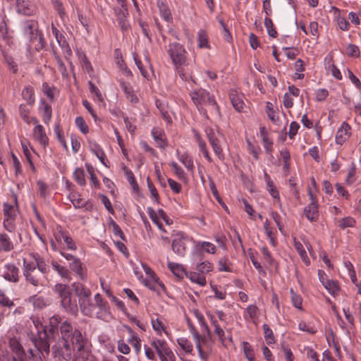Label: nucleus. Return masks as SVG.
<instances>
[{
  "instance_id": "nucleus-1",
  "label": "nucleus",
  "mask_w": 361,
  "mask_h": 361,
  "mask_svg": "<svg viewBox=\"0 0 361 361\" xmlns=\"http://www.w3.org/2000/svg\"><path fill=\"white\" fill-rule=\"evenodd\" d=\"M59 330L63 347L69 352L68 357L71 356V347H73L72 361H97L95 359H88L90 352L86 346L87 341L79 329H73L70 322L64 321L61 324Z\"/></svg>"
},
{
  "instance_id": "nucleus-2",
  "label": "nucleus",
  "mask_w": 361,
  "mask_h": 361,
  "mask_svg": "<svg viewBox=\"0 0 361 361\" xmlns=\"http://www.w3.org/2000/svg\"><path fill=\"white\" fill-rule=\"evenodd\" d=\"M192 101L198 111L206 118L207 113L219 115V109L213 95L204 89L192 91L190 94Z\"/></svg>"
},
{
  "instance_id": "nucleus-3",
  "label": "nucleus",
  "mask_w": 361,
  "mask_h": 361,
  "mask_svg": "<svg viewBox=\"0 0 361 361\" xmlns=\"http://www.w3.org/2000/svg\"><path fill=\"white\" fill-rule=\"evenodd\" d=\"M71 287L78 299V304L82 313L85 316L91 317L94 310V304L92 302L90 289L80 282L72 283Z\"/></svg>"
},
{
  "instance_id": "nucleus-4",
  "label": "nucleus",
  "mask_w": 361,
  "mask_h": 361,
  "mask_svg": "<svg viewBox=\"0 0 361 361\" xmlns=\"http://www.w3.org/2000/svg\"><path fill=\"white\" fill-rule=\"evenodd\" d=\"M54 291L57 293L60 300L61 307L66 312L76 315L78 307L76 300L73 298L69 286L63 283H56Z\"/></svg>"
},
{
  "instance_id": "nucleus-5",
  "label": "nucleus",
  "mask_w": 361,
  "mask_h": 361,
  "mask_svg": "<svg viewBox=\"0 0 361 361\" xmlns=\"http://www.w3.org/2000/svg\"><path fill=\"white\" fill-rule=\"evenodd\" d=\"M57 336H59V328L46 326L39 333V337L33 339L35 346L43 357H44V353L46 355L49 353L50 343L51 341L56 340Z\"/></svg>"
},
{
  "instance_id": "nucleus-6",
  "label": "nucleus",
  "mask_w": 361,
  "mask_h": 361,
  "mask_svg": "<svg viewBox=\"0 0 361 361\" xmlns=\"http://www.w3.org/2000/svg\"><path fill=\"white\" fill-rule=\"evenodd\" d=\"M22 27L23 35L30 42L37 41V44L35 45V49L37 51H39L45 47L46 41L42 32L39 31L37 22L33 20H25L23 23Z\"/></svg>"
},
{
  "instance_id": "nucleus-7",
  "label": "nucleus",
  "mask_w": 361,
  "mask_h": 361,
  "mask_svg": "<svg viewBox=\"0 0 361 361\" xmlns=\"http://www.w3.org/2000/svg\"><path fill=\"white\" fill-rule=\"evenodd\" d=\"M23 274L25 281L33 286H44V276L35 268L32 262H27L25 259H23Z\"/></svg>"
},
{
  "instance_id": "nucleus-8",
  "label": "nucleus",
  "mask_w": 361,
  "mask_h": 361,
  "mask_svg": "<svg viewBox=\"0 0 361 361\" xmlns=\"http://www.w3.org/2000/svg\"><path fill=\"white\" fill-rule=\"evenodd\" d=\"M151 345L156 350L161 361H175L176 356L164 340L154 339Z\"/></svg>"
},
{
  "instance_id": "nucleus-9",
  "label": "nucleus",
  "mask_w": 361,
  "mask_h": 361,
  "mask_svg": "<svg viewBox=\"0 0 361 361\" xmlns=\"http://www.w3.org/2000/svg\"><path fill=\"white\" fill-rule=\"evenodd\" d=\"M167 52L173 63L177 67H180L185 64L186 60V51L183 45L177 42L171 43L169 45Z\"/></svg>"
},
{
  "instance_id": "nucleus-10",
  "label": "nucleus",
  "mask_w": 361,
  "mask_h": 361,
  "mask_svg": "<svg viewBox=\"0 0 361 361\" xmlns=\"http://www.w3.org/2000/svg\"><path fill=\"white\" fill-rule=\"evenodd\" d=\"M8 345L11 353V361H26V353L19 339L10 338Z\"/></svg>"
},
{
  "instance_id": "nucleus-11",
  "label": "nucleus",
  "mask_w": 361,
  "mask_h": 361,
  "mask_svg": "<svg viewBox=\"0 0 361 361\" xmlns=\"http://www.w3.org/2000/svg\"><path fill=\"white\" fill-rule=\"evenodd\" d=\"M172 250L177 255L183 257L185 254L186 237L182 232H176L173 235Z\"/></svg>"
},
{
  "instance_id": "nucleus-12",
  "label": "nucleus",
  "mask_w": 361,
  "mask_h": 361,
  "mask_svg": "<svg viewBox=\"0 0 361 361\" xmlns=\"http://www.w3.org/2000/svg\"><path fill=\"white\" fill-rule=\"evenodd\" d=\"M16 11L24 16H32L36 11V7L33 4L25 0H16Z\"/></svg>"
},
{
  "instance_id": "nucleus-13",
  "label": "nucleus",
  "mask_w": 361,
  "mask_h": 361,
  "mask_svg": "<svg viewBox=\"0 0 361 361\" xmlns=\"http://www.w3.org/2000/svg\"><path fill=\"white\" fill-rule=\"evenodd\" d=\"M350 130V126L346 122H343L336 132V142L338 145H343L346 142L351 135Z\"/></svg>"
},
{
  "instance_id": "nucleus-14",
  "label": "nucleus",
  "mask_w": 361,
  "mask_h": 361,
  "mask_svg": "<svg viewBox=\"0 0 361 361\" xmlns=\"http://www.w3.org/2000/svg\"><path fill=\"white\" fill-rule=\"evenodd\" d=\"M18 268L13 264H7L4 265L2 276L3 277L11 282L18 281Z\"/></svg>"
},
{
  "instance_id": "nucleus-15",
  "label": "nucleus",
  "mask_w": 361,
  "mask_h": 361,
  "mask_svg": "<svg viewBox=\"0 0 361 361\" xmlns=\"http://www.w3.org/2000/svg\"><path fill=\"white\" fill-rule=\"evenodd\" d=\"M206 133L209 139V142L212 145L214 153L218 156L219 159H223L224 154L222 152V149L219 145V140L216 137L213 130L211 128L207 129Z\"/></svg>"
},
{
  "instance_id": "nucleus-16",
  "label": "nucleus",
  "mask_w": 361,
  "mask_h": 361,
  "mask_svg": "<svg viewBox=\"0 0 361 361\" xmlns=\"http://www.w3.org/2000/svg\"><path fill=\"white\" fill-rule=\"evenodd\" d=\"M304 215L312 223L317 222L319 218V204H308L304 208Z\"/></svg>"
},
{
  "instance_id": "nucleus-17",
  "label": "nucleus",
  "mask_w": 361,
  "mask_h": 361,
  "mask_svg": "<svg viewBox=\"0 0 361 361\" xmlns=\"http://www.w3.org/2000/svg\"><path fill=\"white\" fill-rule=\"evenodd\" d=\"M34 262L32 264L37 270L42 274L45 275L49 271V266L45 262L44 258H42L39 254L31 255Z\"/></svg>"
},
{
  "instance_id": "nucleus-18",
  "label": "nucleus",
  "mask_w": 361,
  "mask_h": 361,
  "mask_svg": "<svg viewBox=\"0 0 361 361\" xmlns=\"http://www.w3.org/2000/svg\"><path fill=\"white\" fill-rule=\"evenodd\" d=\"M33 136L44 148L49 144V138L46 135L44 128L42 125H37L33 129Z\"/></svg>"
},
{
  "instance_id": "nucleus-19",
  "label": "nucleus",
  "mask_w": 361,
  "mask_h": 361,
  "mask_svg": "<svg viewBox=\"0 0 361 361\" xmlns=\"http://www.w3.org/2000/svg\"><path fill=\"white\" fill-rule=\"evenodd\" d=\"M229 98L235 109L240 112L244 107L243 96L236 90H231L229 93Z\"/></svg>"
},
{
  "instance_id": "nucleus-20",
  "label": "nucleus",
  "mask_w": 361,
  "mask_h": 361,
  "mask_svg": "<svg viewBox=\"0 0 361 361\" xmlns=\"http://www.w3.org/2000/svg\"><path fill=\"white\" fill-rule=\"evenodd\" d=\"M128 334L129 338L128 342L133 345L136 353H140L141 350V340L137 333H135L130 326H125Z\"/></svg>"
},
{
  "instance_id": "nucleus-21",
  "label": "nucleus",
  "mask_w": 361,
  "mask_h": 361,
  "mask_svg": "<svg viewBox=\"0 0 361 361\" xmlns=\"http://www.w3.org/2000/svg\"><path fill=\"white\" fill-rule=\"evenodd\" d=\"M120 85L127 99H129L132 104H137L139 102L138 97L134 94V90L129 83L121 81Z\"/></svg>"
},
{
  "instance_id": "nucleus-22",
  "label": "nucleus",
  "mask_w": 361,
  "mask_h": 361,
  "mask_svg": "<svg viewBox=\"0 0 361 361\" xmlns=\"http://www.w3.org/2000/svg\"><path fill=\"white\" fill-rule=\"evenodd\" d=\"M14 248V245L10 237L5 233H0V252H7Z\"/></svg>"
},
{
  "instance_id": "nucleus-23",
  "label": "nucleus",
  "mask_w": 361,
  "mask_h": 361,
  "mask_svg": "<svg viewBox=\"0 0 361 361\" xmlns=\"http://www.w3.org/2000/svg\"><path fill=\"white\" fill-rule=\"evenodd\" d=\"M207 316L209 319L212 325L214 327V333L218 336L219 340L223 342L224 341L225 332L219 324L215 316L210 312H207Z\"/></svg>"
},
{
  "instance_id": "nucleus-24",
  "label": "nucleus",
  "mask_w": 361,
  "mask_h": 361,
  "mask_svg": "<svg viewBox=\"0 0 361 361\" xmlns=\"http://www.w3.org/2000/svg\"><path fill=\"white\" fill-rule=\"evenodd\" d=\"M39 111H41L42 118L44 123L47 125H49L52 116L51 106L44 101H41Z\"/></svg>"
},
{
  "instance_id": "nucleus-25",
  "label": "nucleus",
  "mask_w": 361,
  "mask_h": 361,
  "mask_svg": "<svg viewBox=\"0 0 361 361\" xmlns=\"http://www.w3.org/2000/svg\"><path fill=\"white\" fill-rule=\"evenodd\" d=\"M99 308V312H97L96 317L99 319H105L110 316V308L106 301L102 300L94 305V307Z\"/></svg>"
},
{
  "instance_id": "nucleus-26",
  "label": "nucleus",
  "mask_w": 361,
  "mask_h": 361,
  "mask_svg": "<svg viewBox=\"0 0 361 361\" xmlns=\"http://www.w3.org/2000/svg\"><path fill=\"white\" fill-rule=\"evenodd\" d=\"M152 135L157 146L163 149L165 148L166 143L165 141V134L163 130L159 128H153Z\"/></svg>"
},
{
  "instance_id": "nucleus-27",
  "label": "nucleus",
  "mask_w": 361,
  "mask_h": 361,
  "mask_svg": "<svg viewBox=\"0 0 361 361\" xmlns=\"http://www.w3.org/2000/svg\"><path fill=\"white\" fill-rule=\"evenodd\" d=\"M157 6L159 9V13L163 19L169 22L171 19V13L169 6L165 3V0H158Z\"/></svg>"
},
{
  "instance_id": "nucleus-28",
  "label": "nucleus",
  "mask_w": 361,
  "mask_h": 361,
  "mask_svg": "<svg viewBox=\"0 0 361 361\" xmlns=\"http://www.w3.org/2000/svg\"><path fill=\"white\" fill-rule=\"evenodd\" d=\"M193 314L201 326L202 331L207 333V334L209 336L211 335V331L203 314L197 309L193 310Z\"/></svg>"
},
{
  "instance_id": "nucleus-29",
  "label": "nucleus",
  "mask_w": 361,
  "mask_h": 361,
  "mask_svg": "<svg viewBox=\"0 0 361 361\" xmlns=\"http://www.w3.org/2000/svg\"><path fill=\"white\" fill-rule=\"evenodd\" d=\"M22 96L29 105L35 103L34 90L30 86H26L22 91Z\"/></svg>"
},
{
  "instance_id": "nucleus-30",
  "label": "nucleus",
  "mask_w": 361,
  "mask_h": 361,
  "mask_svg": "<svg viewBox=\"0 0 361 361\" xmlns=\"http://www.w3.org/2000/svg\"><path fill=\"white\" fill-rule=\"evenodd\" d=\"M156 106L157 109L159 110L163 118L167 122L171 123V118L169 114L168 108L167 106L161 102L160 100L156 101Z\"/></svg>"
},
{
  "instance_id": "nucleus-31",
  "label": "nucleus",
  "mask_w": 361,
  "mask_h": 361,
  "mask_svg": "<svg viewBox=\"0 0 361 361\" xmlns=\"http://www.w3.org/2000/svg\"><path fill=\"white\" fill-rule=\"evenodd\" d=\"M326 290L332 295L337 294L339 290L338 283L334 280H326V282L323 285Z\"/></svg>"
},
{
  "instance_id": "nucleus-32",
  "label": "nucleus",
  "mask_w": 361,
  "mask_h": 361,
  "mask_svg": "<svg viewBox=\"0 0 361 361\" xmlns=\"http://www.w3.org/2000/svg\"><path fill=\"white\" fill-rule=\"evenodd\" d=\"M3 207L4 218H16L17 209L13 204L5 202Z\"/></svg>"
},
{
  "instance_id": "nucleus-33",
  "label": "nucleus",
  "mask_w": 361,
  "mask_h": 361,
  "mask_svg": "<svg viewBox=\"0 0 361 361\" xmlns=\"http://www.w3.org/2000/svg\"><path fill=\"white\" fill-rule=\"evenodd\" d=\"M198 47L199 48H209L208 43V36L207 32L203 30H200L197 34Z\"/></svg>"
},
{
  "instance_id": "nucleus-34",
  "label": "nucleus",
  "mask_w": 361,
  "mask_h": 361,
  "mask_svg": "<svg viewBox=\"0 0 361 361\" xmlns=\"http://www.w3.org/2000/svg\"><path fill=\"white\" fill-rule=\"evenodd\" d=\"M29 302L32 303L34 307L42 309L47 306V302L42 296L35 295L29 298Z\"/></svg>"
},
{
  "instance_id": "nucleus-35",
  "label": "nucleus",
  "mask_w": 361,
  "mask_h": 361,
  "mask_svg": "<svg viewBox=\"0 0 361 361\" xmlns=\"http://www.w3.org/2000/svg\"><path fill=\"white\" fill-rule=\"evenodd\" d=\"M197 248L203 249L207 253L214 254L216 250V246L212 243L207 241H199L196 245Z\"/></svg>"
},
{
  "instance_id": "nucleus-36",
  "label": "nucleus",
  "mask_w": 361,
  "mask_h": 361,
  "mask_svg": "<svg viewBox=\"0 0 361 361\" xmlns=\"http://www.w3.org/2000/svg\"><path fill=\"white\" fill-rule=\"evenodd\" d=\"M73 177L77 183L80 186H85L86 185L85 171L82 168L75 169L73 173Z\"/></svg>"
},
{
  "instance_id": "nucleus-37",
  "label": "nucleus",
  "mask_w": 361,
  "mask_h": 361,
  "mask_svg": "<svg viewBox=\"0 0 361 361\" xmlns=\"http://www.w3.org/2000/svg\"><path fill=\"white\" fill-rule=\"evenodd\" d=\"M178 160L188 169L189 171H192L194 168L193 161L192 159L187 154H179L178 151H177Z\"/></svg>"
},
{
  "instance_id": "nucleus-38",
  "label": "nucleus",
  "mask_w": 361,
  "mask_h": 361,
  "mask_svg": "<svg viewBox=\"0 0 361 361\" xmlns=\"http://www.w3.org/2000/svg\"><path fill=\"white\" fill-rule=\"evenodd\" d=\"M53 54L54 56V59L58 65V68L59 71L61 72L63 78H67L68 76V73L67 71V68L63 63L62 59L61 57L57 54V53L55 51H53Z\"/></svg>"
},
{
  "instance_id": "nucleus-39",
  "label": "nucleus",
  "mask_w": 361,
  "mask_h": 361,
  "mask_svg": "<svg viewBox=\"0 0 361 361\" xmlns=\"http://www.w3.org/2000/svg\"><path fill=\"white\" fill-rule=\"evenodd\" d=\"M177 343L182 350L186 353H190L192 351L193 347L191 342L185 338L181 337L177 339Z\"/></svg>"
},
{
  "instance_id": "nucleus-40",
  "label": "nucleus",
  "mask_w": 361,
  "mask_h": 361,
  "mask_svg": "<svg viewBox=\"0 0 361 361\" xmlns=\"http://www.w3.org/2000/svg\"><path fill=\"white\" fill-rule=\"evenodd\" d=\"M80 197V195L77 193H72L68 196L71 202L76 209L84 207L87 204V203H85L83 200Z\"/></svg>"
},
{
  "instance_id": "nucleus-41",
  "label": "nucleus",
  "mask_w": 361,
  "mask_h": 361,
  "mask_svg": "<svg viewBox=\"0 0 361 361\" xmlns=\"http://www.w3.org/2000/svg\"><path fill=\"white\" fill-rule=\"evenodd\" d=\"M264 26L265 27L267 28V32H268V35L271 37H276L277 35H278V33L274 26V23L272 22V20L269 18V17H266L264 18Z\"/></svg>"
},
{
  "instance_id": "nucleus-42",
  "label": "nucleus",
  "mask_w": 361,
  "mask_h": 361,
  "mask_svg": "<svg viewBox=\"0 0 361 361\" xmlns=\"http://www.w3.org/2000/svg\"><path fill=\"white\" fill-rule=\"evenodd\" d=\"M192 336L200 356L202 357L203 350L202 348V343H204L206 341V338L204 337L201 336L198 332L193 334Z\"/></svg>"
},
{
  "instance_id": "nucleus-43",
  "label": "nucleus",
  "mask_w": 361,
  "mask_h": 361,
  "mask_svg": "<svg viewBox=\"0 0 361 361\" xmlns=\"http://www.w3.org/2000/svg\"><path fill=\"white\" fill-rule=\"evenodd\" d=\"M338 224L341 228L345 229L348 227H354L356 221L353 217L348 216L338 220Z\"/></svg>"
},
{
  "instance_id": "nucleus-44",
  "label": "nucleus",
  "mask_w": 361,
  "mask_h": 361,
  "mask_svg": "<svg viewBox=\"0 0 361 361\" xmlns=\"http://www.w3.org/2000/svg\"><path fill=\"white\" fill-rule=\"evenodd\" d=\"M6 14L4 11L0 13V38L5 39L7 35V25L6 23Z\"/></svg>"
},
{
  "instance_id": "nucleus-45",
  "label": "nucleus",
  "mask_w": 361,
  "mask_h": 361,
  "mask_svg": "<svg viewBox=\"0 0 361 361\" xmlns=\"http://www.w3.org/2000/svg\"><path fill=\"white\" fill-rule=\"evenodd\" d=\"M189 278L191 280V281L196 283L201 286H204L207 283L205 277L203 275L197 274L196 272L190 273Z\"/></svg>"
},
{
  "instance_id": "nucleus-46",
  "label": "nucleus",
  "mask_w": 361,
  "mask_h": 361,
  "mask_svg": "<svg viewBox=\"0 0 361 361\" xmlns=\"http://www.w3.org/2000/svg\"><path fill=\"white\" fill-rule=\"evenodd\" d=\"M263 330H264V338L267 343V344H272L275 343L274 334L272 330L270 329L269 325L264 324L262 326Z\"/></svg>"
},
{
  "instance_id": "nucleus-47",
  "label": "nucleus",
  "mask_w": 361,
  "mask_h": 361,
  "mask_svg": "<svg viewBox=\"0 0 361 361\" xmlns=\"http://www.w3.org/2000/svg\"><path fill=\"white\" fill-rule=\"evenodd\" d=\"M290 293L293 305L298 309H302V299L301 296L297 294L292 288L290 289Z\"/></svg>"
},
{
  "instance_id": "nucleus-48",
  "label": "nucleus",
  "mask_w": 361,
  "mask_h": 361,
  "mask_svg": "<svg viewBox=\"0 0 361 361\" xmlns=\"http://www.w3.org/2000/svg\"><path fill=\"white\" fill-rule=\"evenodd\" d=\"M51 265L53 269L63 278L67 279L69 276V272L68 270L63 267L59 264L56 262H52Z\"/></svg>"
},
{
  "instance_id": "nucleus-49",
  "label": "nucleus",
  "mask_w": 361,
  "mask_h": 361,
  "mask_svg": "<svg viewBox=\"0 0 361 361\" xmlns=\"http://www.w3.org/2000/svg\"><path fill=\"white\" fill-rule=\"evenodd\" d=\"M154 279V282H147V283H146L145 285L149 289L160 293V290H165V286H164V283H162L161 282L159 281L155 278Z\"/></svg>"
},
{
  "instance_id": "nucleus-50",
  "label": "nucleus",
  "mask_w": 361,
  "mask_h": 361,
  "mask_svg": "<svg viewBox=\"0 0 361 361\" xmlns=\"http://www.w3.org/2000/svg\"><path fill=\"white\" fill-rule=\"evenodd\" d=\"M70 267L73 271L80 276L81 279L84 280L82 273V264L78 259H74V260L70 264Z\"/></svg>"
},
{
  "instance_id": "nucleus-51",
  "label": "nucleus",
  "mask_w": 361,
  "mask_h": 361,
  "mask_svg": "<svg viewBox=\"0 0 361 361\" xmlns=\"http://www.w3.org/2000/svg\"><path fill=\"white\" fill-rule=\"evenodd\" d=\"M75 125L83 134H87L89 132V128L86 124L85 121L81 116H78L75 118Z\"/></svg>"
},
{
  "instance_id": "nucleus-52",
  "label": "nucleus",
  "mask_w": 361,
  "mask_h": 361,
  "mask_svg": "<svg viewBox=\"0 0 361 361\" xmlns=\"http://www.w3.org/2000/svg\"><path fill=\"white\" fill-rule=\"evenodd\" d=\"M86 167H87V172L90 175V180H91L92 184L95 188H99V185H100V183H99V180L97 179L95 173H94V170L93 167L91 165L88 164H86Z\"/></svg>"
},
{
  "instance_id": "nucleus-53",
  "label": "nucleus",
  "mask_w": 361,
  "mask_h": 361,
  "mask_svg": "<svg viewBox=\"0 0 361 361\" xmlns=\"http://www.w3.org/2000/svg\"><path fill=\"white\" fill-rule=\"evenodd\" d=\"M213 265L211 262L208 261H204L197 266V269L202 274H206L212 270Z\"/></svg>"
},
{
  "instance_id": "nucleus-54",
  "label": "nucleus",
  "mask_w": 361,
  "mask_h": 361,
  "mask_svg": "<svg viewBox=\"0 0 361 361\" xmlns=\"http://www.w3.org/2000/svg\"><path fill=\"white\" fill-rule=\"evenodd\" d=\"M229 260L227 257H223L218 262V269L220 271L231 272V269L229 265Z\"/></svg>"
},
{
  "instance_id": "nucleus-55",
  "label": "nucleus",
  "mask_w": 361,
  "mask_h": 361,
  "mask_svg": "<svg viewBox=\"0 0 361 361\" xmlns=\"http://www.w3.org/2000/svg\"><path fill=\"white\" fill-rule=\"evenodd\" d=\"M42 90L43 92L47 95V97L50 99L53 100L54 98V92L56 91V89L54 87H51L47 82H44L42 84Z\"/></svg>"
},
{
  "instance_id": "nucleus-56",
  "label": "nucleus",
  "mask_w": 361,
  "mask_h": 361,
  "mask_svg": "<svg viewBox=\"0 0 361 361\" xmlns=\"http://www.w3.org/2000/svg\"><path fill=\"white\" fill-rule=\"evenodd\" d=\"M121 6L122 8H120L118 11H116V15L119 20V23L121 24L122 28H124L126 27L124 18H126V15H128V11L123 4Z\"/></svg>"
},
{
  "instance_id": "nucleus-57",
  "label": "nucleus",
  "mask_w": 361,
  "mask_h": 361,
  "mask_svg": "<svg viewBox=\"0 0 361 361\" xmlns=\"http://www.w3.org/2000/svg\"><path fill=\"white\" fill-rule=\"evenodd\" d=\"M147 213L150 217V219H152V221L156 224L157 225V226L159 227V228L161 231H164V228H163V225L159 221V219H158V216H157V214L156 213V212L151 207H149L147 209Z\"/></svg>"
},
{
  "instance_id": "nucleus-58",
  "label": "nucleus",
  "mask_w": 361,
  "mask_h": 361,
  "mask_svg": "<svg viewBox=\"0 0 361 361\" xmlns=\"http://www.w3.org/2000/svg\"><path fill=\"white\" fill-rule=\"evenodd\" d=\"M168 267L177 276H180L183 271L182 266L177 263L169 262H168Z\"/></svg>"
},
{
  "instance_id": "nucleus-59",
  "label": "nucleus",
  "mask_w": 361,
  "mask_h": 361,
  "mask_svg": "<svg viewBox=\"0 0 361 361\" xmlns=\"http://www.w3.org/2000/svg\"><path fill=\"white\" fill-rule=\"evenodd\" d=\"M62 49L64 56L66 60H69L72 56V50L66 40L61 42V44H59Z\"/></svg>"
},
{
  "instance_id": "nucleus-60",
  "label": "nucleus",
  "mask_w": 361,
  "mask_h": 361,
  "mask_svg": "<svg viewBox=\"0 0 361 361\" xmlns=\"http://www.w3.org/2000/svg\"><path fill=\"white\" fill-rule=\"evenodd\" d=\"M88 85H89V87H90V92L92 94H94L95 98L99 102H102L103 101V97H102V94L100 90L97 88V87L96 85H94L92 81H90L88 82Z\"/></svg>"
},
{
  "instance_id": "nucleus-61",
  "label": "nucleus",
  "mask_w": 361,
  "mask_h": 361,
  "mask_svg": "<svg viewBox=\"0 0 361 361\" xmlns=\"http://www.w3.org/2000/svg\"><path fill=\"white\" fill-rule=\"evenodd\" d=\"M169 165L173 168L175 174L179 179L185 178V172L183 169L180 166H178L176 162L172 161L169 164Z\"/></svg>"
},
{
  "instance_id": "nucleus-62",
  "label": "nucleus",
  "mask_w": 361,
  "mask_h": 361,
  "mask_svg": "<svg viewBox=\"0 0 361 361\" xmlns=\"http://www.w3.org/2000/svg\"><path fill=\"white\" fill-rule=\"evenodd\" d=\"M346 54L349 56L357 57L360 54L359 48L353 44H349L346 48Z\"/></svg>"
},
{
  "instance_id": "nucleus-63",
  "label": "nucleus",
  "mask_w": 361,
  "mask_h": 361,
  "mask_svg": "<svg viewBox=\"0 0 361 361\" xmlns=\"http://www.w3.org/2000/svg\"><path fill=\"white\" fill-rule=\"evenodd\" d=\"M14 219L15 218H4V227L10 233L13 232L16 228Z\"/></svg>"
},
{
  "instance_id": "nucleus-64",
  "label": "nucleus",
  "mask_w": 361,
  "mask_h": 361,
  "mask_svg": "<svg viewBox=\"0 0 361 361\" xmlns=\"http://www.w3.org/2000/svg\"><path fill=\"white\" fill-rule=\"evenodd\" d=\"M327 68L331 71V74L334 75L335 78H336L337 80L342 79L341 73L334 63L329 62Z\"/></svg>"
}]
</instances>
